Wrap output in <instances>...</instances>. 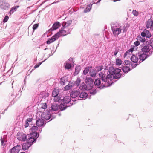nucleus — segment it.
Here are the masks:
<instances>
[{
    "label": "nucleus",
    "instance_id": "1",
    "mask_svg": "<svg viewBox=\"0 0 153 153\" xmlns=\"http://www.w3.org/2000/svg\"><path fill=\"white\" fill-rule=\"evenodd\" d=\"M108 71L109 74H106L102 72L99 74L100 78L96 79L94 82L97 88L102 89L111 85L113 83L112 81L114 79H119L120 78L121 70L113 66L109 68Z\"/></svg>",
    "mask_w": 153,
    "mask_h": 153
},
{
    "label": "nucleus",
    "instance_id": "2",
    "mask_svg": "<svg viewBox=\"0 0 153 153\" xmlns=\"http://www.w3.org/2000/svg\"><path fill=\"white\" fill-rule=\"evenodd\" d=\"M149 46H144L141 49V51L138 53V55L140 60L142 62L145 60L151 54V53L150 52V49Z\"/></svg>",
    "mask_w": 153,
    "mask_h": 153
},
{
    "label": "nucleus",
    "instance_id": "3",
    "mask_svg": "<svg viewBox=\"0 0 153 153\" xmlns=\"http://www.w3.org/2000/svg\"><path fill=\"white\" fill-rule=\"evenodd\" d=\"M111 27L113 34L115 37H118V35L122 32L121 26L118 22L112 23L111 25Z\"/></svg>",
    "mask_w": 153,
    "mask_h": 153
},
{
    "label": "nucleus",
    "instance_id": "4",
    "mask_svg": "<svg viewBox=\"0 0 153 153\" xmlns=\"http://www.w3.org/2000/svg\"><path fill=\"white\" fill-rule=\"evenodd\" d=\"M59 103L60 104V110L61 111L65 109L67 107L71 106L73 103H71V98L69 96H66Z\"/></svg>",
    "mask_w": 153,
    "mask_h": 153
},
{
    "label": "nucleus",
    "instance_id": "5",
    "mask_svg": "<svg viewBox=\"0 0 153 153\" xmlns=\"http://www.w3.org/2000/svg\"><path fill=\"white\" fill-rule=\"evenodd\" d=\"M71 30V29H68L67 28L63 27L61 28V30L55 35H56V36L58 38L61 36H64L70 33Z\"/></svg>",
    "mask_w": 153,
    "mask_h": 153
},
{
    "label": "nucleus",
    "instance_id": "6",
    "mask_svg": "<svg viewBox=\"0 0 153 153\" xmlns=\"http://www.w3.org/2000/svg\"><path fill=\"white\" fill-rule=\"evenodd\" d=\"M52 96L54 97L55 101L60 102L61 101V96L59 94V89L55 88L52 92Z\"/></svg>",
    "mask_w": 153,
    "mask_h": 153
},
{
    "label": "nucleus",
    "instance_id": "7",
    "mask_svg": "<svg viewBox=\"0 0 153 153\" xmlns=\"http://www.w3.org/2000/svg\"><path fill=\"white\" fill-rule=\"evenodd\" d=\"M138 56L137 53L136 54V55H132L131 58L130 59L131 61L135 63V64L134 65L131 64V66L133 68H135L138 64L140 63V61L141 60H140L139 58H138Z\"/></svg>",
    "mask_w": 153,
    "mask_h": 153
},
{
    "label": "nucleus",
    "instance_id": "8",
    "mask_svg": "<svg viewBox=\"0 0 153 153\" xmlns=\"http://www.w3.org/2000/svg\"><path fill=\"white\" fill-rule=\"evenodd\" d=\"M10 5L8 1L6 0H0V8L4 10L9 9Z\"/></svg>",
    "mask_w": 153,
    "mask_h": 153
},
{
    "label": "nucleus",
    "instance_id": "9",
    "mask_svg": "<svg viewBox=\"0 0 153 153\" xmlns=\"http://www.w3.org/2000/svg\"><path fill=\"white\" fill-rule=\"evenodd\" d=\"M38 137V136H36V134H30L27 140V142L29 145H31V146L33 143L36 142V139Z\"/></svg>",
    "mask_w": 153,
    "mask_h": 153
},
{
    "label": "nucleus",
    "instance_id": "10",
    "mask_svg": "<svg viewBox=\"0 0 153 153\" xmlns=\"http://www.w3.org/2000/svg\"><path fill=\"white\" fill-rule=\"evenodd\" d=\"M51 115L50 111L46 110L42 113L41 117L44 120H48L50 118Z\"/></svg>",
    "mask_w": 153,
    "mask_h": 153
},
{
    "label": "nucleus",
    "instance_id": "11",
    "mask_svg": "<svg viewBox=\"0 0 153 153\" xmlns=\"http://www.w3.org/2000/svg\"><path fill=\"white\" fill-rule=\"evenodd\" d=\"M17 139L21 141H25L27 139L26 134L22 132H18L17 135Z\"/></svg>",
    "mask_w": 153,
    "mask_h": 153
},
{
    "label": "nucleus",
    "instance_id": "12",
    "mask_svg": "<svg viewBox=\"0 0 153 153\" xmlns=\"http://www.w3.org/2000/svg\"><path fill=\"white\" fill-rule=\"evenodd\" d=\"M80 92L78 89H74L71 93L70 97H71L73 99L76 98L79 95Z\"/></svg>",
    "mask_w": 153,
    "mask_h": 153
},
{
    "label": "nucleus",
    "instance_id": "13",
    "mask_svg": "<svg viewBox=\"0 0 153 153\" xmlns=\"http://www.w3.org/2000/svg\"><path fill=\"white\" fill-rule=\"evenodd\" d=\"M146 27L147 29L153 30V19L151 18L148 19L146 23Z\"/></svg>",
    "mask_w": 153,
    "mask_h": 153
},
{
    "label": "nucleus",
    "instance_id": "14",
    "mask_svg": "<svg viewBox=\"0 0 153 153\" xmlns=\"http://www.w3.org/2000/svg\"><path fill=\"white\" fill-rule=\"evenodd\" d=\"M21 145H17L10 150V153H18L21 149Z\"/></svg>",
    "mask_w": 153,
    "mask_h": 153
},
{
    "label": "nucleus",
    "instance_id": "15",
    "mask_svg": "<svg viewBox=\"0 0 153 153\" xmlns=\"http://www.w3.org/2000/svg\"><path fill=\"white\" fill-rule=\"evenodd\" d=\"M141 36L143 37H146L147 38H149L151 36V34L150 32L146 29H145L143 30L141 33Z\"/></svg>",
    "mask_w": 153,
    "mask_h": 153
},
{
    "label": "nucleus",
    "instance_id": "16",
    "mask_svg": "<svg viewBox=\"0 0 153 153\" xmlns=\"http://www.w3.org/2000/svg\"><path fill=\"white\" fill-rule=\"evenodd\" d=\"M60 26V23L59 22H55L53 25L52 28L50 29L48 31H54L58 29Z\"/></svg>",
    "mask_w": 153,
    "mask_h": 153
},
{
    "label": "nucleus",
    "instance_id": "17",
    "mask_svg": "<svg viewBox=\"0 0 153 153\" xmlns=\"http://www.w3.org/2000/svg\"><path fill=\"white\" fill-rule=\"evenodd\" d=\"M51 112L52 113H54L55 111H58L59 108H60V105H58L56 103H53L51 106Z\"/></svg>",
    "mask_w": 153,
    "mask_h": 153
},
{
    "label": "nucleus",
    "instance_id": "18",
    "mask_svg": "<svg viewBox=\"0 0 153 153\" xmlns=\"http://www.w3.org/2000/svg\"><path fill=\"white\" fill-rule=\"evenodd\" d=\"M44 120L43 119H39L36 121V124L39 127H41L45 126Z\"/></svg>",
    "mask_w": 153,
    "mask_h": 153
},
{
    "label": "nucleus",
    "instance_id": "19",
    "mask_svg": "<svg viewBox=\"0 0 153 153\" xmlns=\"http://www.w3.org/2000/svg\"><path fill=\"white\" fill-rule=\"evenodd\" d=\"M94 82V80L91 77H86L85 79V82L87 85H89L91 87V85H92Z\"/></svg>",
    "mask_w": 153,
    "mask_h": 153
},
{
    "label": "nucleus",
    "instance_id": "20",
    "mask_svg": "<svg viewBox=\"0 0 153 153\" xmlns=\"http://www.w3.org/2000/svg\"><path fill=\"white\" fill-rule=\"evenodd\" d=\"M56 35L55 34L51 39H48L46 42L47 44H49L57 39L58 38L56 36Z\"/></svg>",
    "mask_w": 153,
    "mask_h": 153
},
{
    "label": "nucleus",
    "instance_id": "21",
    "mask_svg": "<svg viewBox=\"0 0 153 153\" xmlns=\"http://www.w3.org/2000/svg\"><path fill=\"white\" fill-rule=\"evenodd\" d=\"M131 48L127 51L124 53V56L126 57L127 56L129 53H132L134 50V48H135V47L134 45H131Z\"/></svg>",
    "mask_w": 153,
    "mask_h": 153
},
{
    "label": "nucleus",
    "instance_id": "22",
    "mask_svg": "<svg viewBox=\"0 0 153 153\" xmlns=\"http://www.w3.org/2000/svg\"><path fill=\"white\" fill-rule=\"evenodd\" d=\"M94 3L93 2H91L90 4L89 5H87L86 8L84 10V13H86L90 11L92 5L93 4H94Z\"/></svg>",
    "mask_w": 153,
    "mask_h": 153
},
{
    "label": "nucleus",
    "instance_id": "23",
    "mask_svg": "<svg viewBox=\"0 0 153 153\" xmlns=\"http://www.w3.org/2000/svg\"><path fill=\"white\" fill-rule=\"evenodd\" d=\"M89 74L91 76L93 77H95L97 74V71L95 69H92V68L90 70L89 72Z\"/></svg>",
    "mask_w": 153,
    "mask_h": 153
},
{
    "label": "nucleus",
    "instance_id": "24",
    "mask_svg": "<svg viewBox=\"0 0 153 153\" xmlns=\"http://www.w3.org/2000/svg\"><path fill=\"white\" fill-rule=\"evenodd\" d=\"M64 66L65 69L69 70L71 68L72 66V64H71V63L66 61L64 64Z\"/></svg>",
    "mask_w": 153,
    "mask_h": 153
},
{
    "label": "nucleus",
    "instance_id": "25",
    "mask_svg": "<svg viewBox=\"0 0 153 153\" xmlns=\"http://www.w3.org/2000/svg\"><path fill=\"white\" fill-rule=\"evenodd\" d=\"M31 145H29L27 142V143L23 144L22 146V148L23 150H25L27 149Z\"/></svg>",
    "mask_w": 153,
    "mask_h": 153
},
{
    "label": "nucleus",
    "instance_id": "26",
    "mask_svg": "<svg viewBox=\"0 0 153 153\" xmlns=\"http://www.w3.org/2000/svg\"><path fill=\"white\" fill-rule=\"evenodd\" d=\"M7 136L6 135L3 136V137H1L0 139V140L1 143V145L4 146L5 144L4 143V142H6L7 141Z\"/></svg>",
    "mask_w": 153,
    "mask_h": 153
},
{
    "label": "nucleus",
    "instance_id": "27",
    "mask_svg": "<svg viewBox=\"0 0 153 153\" xmlns=\"http://www.w3.org/2000/svg\"><path fill=\"white\" fill-rule=\"evenodd\" d=\"M129 27V25L127 23L124 24L123 27L121 26V29L123 32H126Z\"/></svg>",
    "mask_w": 153,
    "mask_h": 153
},
{
    "label": "nucleus",
    "instance_id": "28",
    "mask_svg": "<svg viewBox=\"0 0 153 153\" xmlns=\"http://www.w3.org/2000/svg\"><path fill=\"white\" fill-rule=\"evenodd\" d=\"M38 129V127L37 126H33L32 128H31V130L32 131V133H30V134H34L35 133L36 134V136H38V137H39V134L37 132H36V131Z\"/></svg>",
    "mask_w": 153,
    "mask_h": 153
},
{
    "label": "nucleus",
    "instance_id": "29",
    "mask_svg": "<svg viewBox=\"0 0 153 153\" xmlns=\"http://www.w3.org/2000/svg\"><path fill=\"white\" fill-rule=\"evenodd\" d=\"M81 69L80 66H76L75 68V71L74 73V76L77 75Z\"/></svg>",
    "mask_w": 153,
    "mask_h": 153
},
{
    "label": "nucleus",
    "instance_id": "30",
    "mask_svg": "<svg viewBox=\"0 0 153 153\" xmlns=\"http://www.w3.org/2000/svg\"><path fill=\"white\" fill-rule=\"evenodd\" d=\"M72 21L71 20H70L67 22H63L62 24V26L63 27H64L66 28L71 23Z\"/></svg>",
    "mask_w": 153,
    "mask_h": 153
},
{
    "label": "nucleus",
    "instance_id": "31",
    "mask_svg": "<svg viewBox=\"0 0 153 153\" xmlns=\"http://www.w3.org/2000/svg\"><path fill=\"white\" fill-rule=\"evenodd\" d=\"M88 96L87 93L85 92H82L80 93L79 95V97L84 99H85Z\"/></svg>",
    "mask_w": 153,
    "mask_h": 153
},
{
    "label": "nucleus",
    "instance_id": "32",
    "mask_svg": "<svg viewBox=\"0 0 153 153\" xmlns=\"http://www.w3.org/2000/svg\"><path fill=\"white\" fill-rule=\"evenodd\" d=\"M92 68V67L91 66H87L86 67L85 70L83 71V74L84 75H86L87 74L88 72L90 71V70H91Z\"/></svg>",
    "mask_w": 153,
    "mask_h": 153
},
{
    "label": "nucleus",
    "instance_id": "33",
    "mask_svg": "<svg viewBox=\"0 0 153 153\" xmlns=\"http://www.w3.org/2000/svg\"><path fill=\"white\" fill-rule=\"evenodd\" d=\"M122 70L125 73H127L130 70V69L129 67L127 66H123V68Z\"/></svg>",
    "mask_w": 153,
    "mask_h": 153
},
{
    "label": "nucleus",
    "instance_id": "34",
    "mask_svg": "<svg viewBox=\"0 0 153 153\" xmlns=\"http://www.w3.org/2000/svg\"><path fill=\"white\" fill-rule=\"evenodd\" d=\"M19 7V6H16V7L14 6L12 7L10 10L9 13L10 14V15L11 14L13 13L14 11H15L17 8Z\"/></svg>",
    "mask_w": 153,
    "mask_h": 153
},
{
    "label": "nucleus",
    "instance_id": "35",
    "mask_svg": "<svg viewBox=\"0 0 153 153\" xmlns=\"http://www.w3.org/2000/svg\"><path fill=\"white\" fill-rule=\"evenodd\" d=\"M137 40L139 41H140L142 42H143L146 41L145 38L143 37H142L140 36H137Z\"/></svg>",
    "mask_w": 153,
    "mask_h": 153
},
{
    "label": "nucleus",
    "instance_id": "36",
    "mask_svg": "<svg viewBox=\"0 0 153 153\" xmlns=\"http://www.w3.org/2000/svg\"><path fill=\"white\" fill-rule=\"evenodd\" d=\"M116 63L117 65H120L122 64V60L121 59L117 58L116 59Z\"/></svg>",
    "mask_w": 153,
    "mask_h": 153
},
{
    "label": "nucleus",
    "instance_id": "37",
    "mask_svg": "<svg viewBox=\"0 0 153 153\" xmlns=\"http://www.w3.org/2000/svg\"><path fill=\"white\" fill-rule=\"evenodd\" d=\"M80 82V79L79 78H78L77 79L76 81H75L74 84L76 86H78L79 85Z\"/></svg>",
    "mask_w": 153,
    "mask_h": 153
},
{
    "label": "nucleus",
    "instance_id": "38",
    "mask_svg": "<svg viewBox=\"0 0 153 153\" xmlns=\"http://www.w3.org/2000/svg\"><path fill=\"white\" fill-rule=\"evenodd\" d=\"M72 87V85H70L69 84L65 86L64 88V90L66 91L70 89Z\"/></svg>",
    "mask_w": 153,
    "mask_h": 153
},
{
    "label": "nucleus",
    "instance_id": "39",
    "mask_svg": "<svg viewBox=\"0 0 153 153\" xmlns=\"http://www.w3.org/2000/svg\"><path fill=\"white\" fill-rule=\"evenodd\" d=\"M103 69V66L102 65H100L99 66H98L97 67L95 68V70L96 71H97L98 72H99L101 71Z\"/></svg>",
    "mask_w": 153,
    "mask_h": 153
},
{
    "label": "nucleus",
    "instance_id": "40",
    "mask_svg": "<svg viewBox=\"0 0 153 153\" xmlns=\"http://www.w3.org/2000/svg\"><path fill=\"white\" fill-rule=\"evenodd\" d=\"M79 89L81 90H89L87 88V86L85 85L80 86Z\"/></svg>",
    "mask_w": 153,
    "mask_h": 153
},
{
    "label": "nucleus",
    "instance_id": "41",
    "mask_svg": "<svg viewBox=\"0 0 153 153\" xmlns=\"http://www.w3.org/2000/svg\"><path fill=\"white\" fill-rule=\"evenodd\" d=\"M150 46L153 49V38H151L148 42Z\"/></svg>",
    "mask_w": 153,
    "mask_h": 153
},
{
    "label": "nucleus",
    "instance_id": "42",
    "mask_svg": "<svg viewBox=\"0 0 153 153\" xmlns=\"http://www.w3.org/2000/svg\"><path fill=\"white\" fill-rule=\"evenodd\" d=\"M46 59H45L44 61L42 62H39L38 63L36 64V65L35 66H34V68H37L38 67H39V66L42 64V63L44 62L45 60H46Z\"/></svg>",
    "mask_w": 153,
    "mask_h": 153
},
{
    "label": "nucleus",
    "instance_id": "43",
    "mask_svg": "<svg viewBox=\"0 0 153 153\" xmlns=\"http://www.w3.org/2000/svg\"><path fill=\"white\" fill-rule=\"evenodd\" d=\"M10 75L7 74V73L6 74H4L2 76V78L4 80H6V78L7 77H8L9 76H10Z\"/></svg>",
    "mask_w": 153,
    "mask_h": 153
},
{
    "label": "nucleus",
    "instance_id": "44",
    "mask_svg": "<svg viewBox=\"0 0 153 153\" xmlns=\"http://www.w3.org/2000/svg\"><path fill=\"white\" fill-rule=\"evenodd\" d=\"M125 64L126 65H129L130 66L132 64L131 62L128 60H125L124 61Z\"/></svg>",
    "mask_w": 153,
    "mask_h": 153
},
{
    "label": "nucleus",
    "instance_id": "45",
    "mask_svg": "<svg viewBox=\"0 0 153 153\" xmlns=\"http://www.w3.org/2000/svg\"><path fill=\"white\" fill-rule=\"evenodd\" d=\"M9 19V17L8 16H6L4 17L3 20V22L5 23L7 22L8 19Z\"/></svg>",
    "mask_w": 153,
    "mask_h": 153
},
{
    "label": "nucleus",
    "instance_id": "46",
    "mask_svg": "<svg viewBox=\"0 0 153 153\" xmlns=\"http://www.w3.org/2000/svg\"><path fill=\"white\" fill-rule=\"evenodd\" d=\"M38 25L37 24H34L33 27V30L36 29L38 27Z\"/></svg>",
    "mask_w": 153,
    "mask_h": 153
},
{
    "label": "nucleus",
    "instance_id": "47",
    "mask_svg": "<svg viewBox=\"0 0 153 153\" xmlns=\"http://www.w3.org/2000/svg\"><path fill=\"white\" fill-rule=\"evenodd\" d=\"M67 61L71 63L72 64L74 62L73 59L71 58H70Z\"/></svg>",
    "mask_w": 153,
    "mask_h": 153
},
{
    "label": "nucleus",
    "instance_id": "48",
    "mask_svg": "<svg viewBox=\"0 0 153 153\" xmlns=\"http://www.w3.org/2000/svg\"><path fill=\"white\" fill-rule=\"evenodd\" d=\"M132 13L135 16H137L138 15V13L137 11L135 10H133L132 11Z\"/></svg>",
    "mask_w": 153,
    "mask_h": 153
},
{
    "label": "nucleus",
    "instance_id": "49",
    "mask_svg": "<svg viewBox=\"0 0 153 153\" xmlns=\"http://www.w3.org/2000/svg\"><path fill=\"white\" fill-rule=\"evenodd\" d=\"M119 51V49L118 48H115V50L114 52V54L115 56H116Z\"/></svg>",
    "mask_w": 153,
    "mask_h": 153
},
{
    "label": "nucleus",
    "instance_id": "50",
    "mask_svg": "<svg viewBox=\"0 0 153 153\" xmlns=\"http://www.w3.org/2000/svg\"><path fill=\"white\" fill-rule=\"evenodd\" d=\"M47 105L46 104V103H45L43 104L42 105V106L41 108L44 109H45L47 108Z\"/></svg>",
    "mask_w": 153,
    "mask_h": 153
},
{
    "label": "nucleus",
    "instance_id": "51",
    "mask_svg": "<svg viewBox=\"0 0 153 153\" xmlns=\"http://www.w3.org/2000/svg\"><path fill=\"white\" fill-rule=\"evenodd\" d=\"M96 93V91L95 90H91L90 92V94L91 95H94Z\"/></svg>",
    "mask_w": 153,
    "mask_h": 153
},
{
    "label": "nucleus",
    "instance_id": "52",
    "mask_svg": "<svg viewBox=\"0 0 153 153\" xmlns=\"http://www.w3.org/2000/svg\"><path fill=\"white\" fill-rule=\"evenodd\" d=\"M134 44L136 46H138L140 44V42L139 41H136L134 42Z\"/></svg>",
    "mask_w": 153,
    "mask_h": 153
},
{
    "label": "nucleus",
    "instance_id": "53",
    "mask_svg": "<svg viewBox=\"0 0 153 153\" xmlns=\"http://www.w3.org/2000/svg\"><path fill=\"white\" fill-rule=\"evenodd\" d=\"M29 125V124L28 122H27V121H26L25 123L24 126H25V128L27 127Z\"/></svg>",
    "mask_w": 153,
    "mask_h": 153
},
{
    "label": "nucleus",
    "instance_id": "54",
    "mask_svg": "<svg viewBox=\"0 0 153 153\" xmlns=\"http://www.w3.org/2000/svg\"><path fill=\"white\" fill-rule=\"evenodd\" d=\"M32 118H27L26 121H27V122H30L32 121Z\"/></svg>",
    "mask_w": 153,
    "mask_h": 153
},
{
    "label": "nucleus",
    "instance_id": "55",
    "mask_svg": "<svg viewBox=\"0 0 153 153\" xmlns=\"http://www.w3.org/2000/svg\"><path fill=\"white\" fill-rule=\"evenodd\" d=\"M44 45L43 44L42 45H40L39 47V48H42V49H43L44 48H43V46Z\"/></svg>",
    "mask_w": 153,
    "mask_h": 153
},
{
    "label": "nucleus",
    "instance_id": "56",
    "mask_svg": "<svg viewBox=\"0 0 153 153\" xmlns=\"http://www.w3.org/2000/svg\"><path fill=\"white\" fill-rule=\"evenodd\" d=\"M97 0H93V1L91 2H93L94 3V4H97V2L96 3H95V2L97 1Z\"/></svg>",
    "mask_w": 153,
    "mask_h": 153
},
{
    "label": "nucleus",
    "instance_id": "57",
    "mask_svg": "<svg viewBox=\"0 0 153 153\" xmlns=\"http://www.w3.org/2000/svg\"><path fill=\"white\" fill-rule=\"evenodd\" d=\"M62 80H63V79H62V78H61V81H60V83H61V84H62V83H64V82H63Z\"/></svg>",
    "mask_w": 153,
    "mask_h": 153
},
{
    "label": "nucleus",
    "instance_id": "58",
    "mask_svg": "<svg viewBox=\"0 0 153 153\" xmlns=\"http://www.w3.org/2000/svg\"><path fill=\"white\" fill-rule=\"evenodd\" d=\"M42 129H40L39 130V132L38 133V134H39V133H40L42 132Z\"/></svg>",
    "mask_w": 153,
    "mask_h": 153
},
{
    "label": "nucleus",
    "instance_id": "59",
    "mask_svg": "<svg viewBox=\"0 0 153 153\" xmlns=\"http://www.w3.org/2000/svg\"><path fill=\"white\" fill-rule=\"evenodd\" d=\"M53 54V53H51V54H49L48 55L49 56H48V58L49 57H50V56H52Z\"/></svg>",
    "mask_w": 153,
    "mask_h": 153
},
{
    "label": "nucleus",
    "instance_id": "60",
    "mask_svg": "<svg viewBox=\"0 0 153 153\" xmlns=\"http://www.w3.org/2000/svg\"><path fill=\"white\" fill-rule=\"evenodd\" d=\"M11 96L12 97H13V98H14L15 97V95H14V94H13L11 95Z\"/></svg>",
    "mask_w": 153,
    "mask_h": 153
},
{
    "label": "nucleus",
    "instance_id": "61",
    "mask_svg": "<svg viewBox=\"0 0 153 153\" xmlns=\"http://www.w3.org/2000/svg\"><path fill=\"white\" fill-rule=\"evenodd\" d=\"M8 108V107H7V108H6V109H5L4 110V111H7V108Z\"/></svg>",
    "mask_w": 153,
    "mask_h": 153
},
{
    "label": "nucleus",
    "instance_id": "62",
    "mask_svg": "<svg viewBox=\"0 0 153 153\" xmlns=\"http://www.w3.org/2000/svg\"><path fill=\"white\" fill-rule=\"evenodd\" d=\"M5 112V111H3L2 112V114H4Z\"/></svg>",
    "mask_w": 153,
    "mask_h": 153
},
{
    "label": "nucleus",
    "instance_id": "63",
    "mask_svg": "<svg viewBox=\"0 0 153 153\" xmlns=\"http://www.w3.org/2000/svg\"><path fill=\"white\" fill-rule=\"evenodd\" d=\"M101 0H98V1L97 2V3H99V2H100V1Z\"/></svg>",
    "mask_w": 153,
    "mask_h": 153
},
{
    "label": "nucleus",
    "instance_id": "64",
    "mask_svg": "<svg viewBox=\"0 0 153 153\" xmlns=\"http://www.w3.org/2000/svg\"><path fill=\"white\" fill-rule=\"evenodd\" d=\"M117 1H118V0H114L113 1L114 2H116Z\"/></svg>",
    "mask_w": 153,
    "mask_h": 153
}]
</instances>
